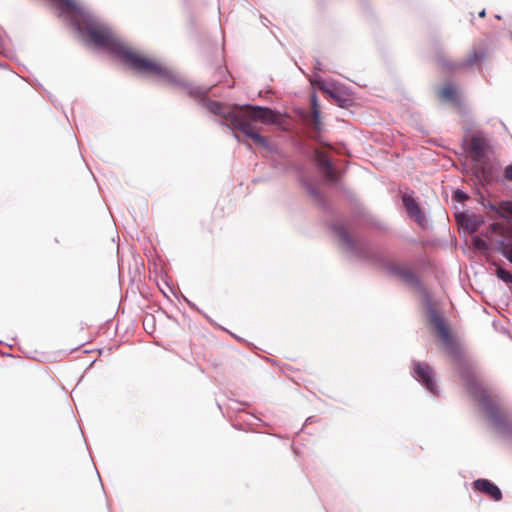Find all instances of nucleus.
Instances as JSON below:
<instances>
[{"label":"nucleus","instance_id":"nucleus-1","mask_svg":"<svg viewBox=\"0 0 512 512\" xmlns=\"http://www.w3.org/2000/svg\"><path fill=\"white\" fill-rule=\"evenodd\" d=\"M56 6L62 14L70 18L74 28L81 35L88 36L97 48L106 50L138 72L156 75L168 84L183 88L189 96L201 103L210 113L224 119L225 122L220 121V124L231 129L235 139L239 140L236 133V130H239L256 144L271 150L269 141L254 129L242 110L233 109L227 104L210 100L207 97L211 87L194 86L174 71L132 52L110 26L74 0H56Z\"/></svg>","mask_w":512,"mask_h":512},{"label":"nucleus","instance_id":"nucleus-2","mask_svg":"<svg viewBox=\"0 0 512 512\" xmlns=\"http://www.w3.org/2000/svg\"><path fill=\"white\" fill-rule=\"evenodd\" d=\"M331 230L339 238L340 244L346 252L359 259L369 258V244L366 240H353L344 225L339 222L333 223Z\"/></svg>","mask_w":512,"mask_h":512},{"label":"nucleus","instance_id":"nucleus-3","mask_svg":"<svg viewBox=\"0 0 512 512\" xmlns=\"http://www.w3.org/2000/svg\"><path fill=\"white\" fill-rule=\"evenodd\" d=\"M462 378L465 382L467 392L479 402V404L486 410H492L494 403L490 397L489 391L479 381V379L472 372H463Z\"/></svg>","mask_w":512,"mask_h":512},{"label":"nucleus","instance_id":"nucleus-4","mask_svg":"<svg viewBox=\"0 0 512 512\" xmlns=\"http://www.w3.org/2000/svg\"><path fill=\"white\" fill-rule=\"evenodd\" d=\"M233 109H239L243 111L248 121H260L264 124H273L277 122V114L269 107L256 106V105H230Z\"/></svg>","mask_w":512,"mask_h":512},{"label":"nucleus","instance_id":"nucleus-5","mask_svg":"<svg viewBox=\"0 0 512 512\" xmlns=\"http://www.w3.org/2000/svg\"><path fill=\"white\" fill-rule=\"evenodd\" d=\"M432 324V330L440 339L445 349L449 353L457 355L460 352V346L455 335L446 326V322H432Z\"/></svg>","mask_w":512,"mask_h":512},{"label":"nucleus","instance_id":"nucleus-6","mask_svg":"<svg viewBox=\"0 0 512 512\" xmlns=\"http://www.w3.org/2000/svg\"><path fill=\"white\" fill-rule=\"evenodd\" d=\"M402 201L408 216L413 219L419 226L426 227L428 224L427 218L419 207L416 199L412 195L405 193L402 196Z\"/></svg>","mask_w":512,"mask_h":512},{"label":"nucleus","instance_id":"nucleus-7","mask_svg":"<svg viewBox=\"0 0 512 512\" xmlns=\"http://www.w3.org/2000/svg\"><path fill=\"white\" fill-rule=\"evenodd\" d=\"M414 372L416 379L420 381L430 392L435 394L436 385L432 368L426 363L415 362Z\"/></svg>","mask_w":512,"mask_h":512},{"label":"nucleus","instance_id":"nucleus-8","mask_svg":"<svg viewBox=\"0 0 512 512\" xmlns=\"http://www.w3.org/2000/svg\"><path fill=\"white\" fill-rule=\"evenodd\" d=\"M474 489L486 494L494 501H499L502 499L501 490L491 481L487 479H478L473 483Z\"/></svg>","mask_w":512,"mask_h":512},{"label":"nucleus","instance_id":"nucleus-9","mask_svg":"<svg viewBox=\"0 0 512 512\" xmlns=\"http://www.w3.org/2000/svg\"><path fill=\"white\" fill-rule=\"evenodd\" d=\"M487 55L486 49L484 47L473 48L467 57L458 64H453L448 66L449 68H458V67H471L479 62L485 60Z\"/></svg>","mask_w":512,"mask_h":512},{"label":"nucleus","instance_id":"nucleus-10","mask_svg":"<svg viewBox=\"0 0 512 512\" xmlns=\"http://www.w3.org/2000/svg\"><path fill=\"white\" fill-rule=\"evenodd\" d=\"M469 154L473 161H481L486 155V143L478 135H473L470 140Z\"/></svg>","mask_w":512,"mask_h":512},{"label":"nucleus","instance_id":"nucleus-11","mask_svg":"<svg viewBox=\"0 0 512 512\" xmlns=\"http://www.w3.org/2000/svg\"><path fill=\"white\" fill-rule=\"evenodd\" d=\"M315 154L317 158V166L324 174V177L329 181H335L336 172L332 166L331 161L320 150H316Z\"/></svg>","mask_w":512,"mask_h":512},{"label":"nucleus","instance_id":"nucleus-12","mask_svg":"<svg viewBox=\"0 0 512 512\" xmlns=\"http://www.w3.org/2000/svg\"><path fill=\"white\" fill-rule=\"evenodd\" d=\"M390 271L392 274L396 275L411 286L419 287L421 285L417 275L410 269L402 268L398 265H392L390 266Z\"/></svg>","mask_w":512,"mask_h":512},{"label":"nucleus","instance_id":"nucleus-13","mask_svg":"<svg viewBox=\"0 0 512 512\" xmlns=\"http://www.w3.org/2000/svg\"><path fill=\"white\" fill-rule=\"evenodd\" d=\"M459 220L464 229L467 230L470 234L478 231L480 226L484 223L483 217L476 214L463 215Z\"/></svg>","mask_w":512,"mask_h":512},{"label":"nucleus","instance_id":"nucleus-14","mask_svg":"<svg viewBox=\"0 0 512 512\" xmlns=\"http://www.w3.org/2000/svg\"><path fill=\"white\" fill-rule=\"evenodd\" d=\"M496 250L512 264V234L498 240Z\"/></svg>","mask_w":512,"mask_h":512},{"label":"nucleus","instance_id":"nucleus-15","mask_svg":"<svg viewBox=\"0 0 512 512\" xmlns=\"http://www.w3.org/2000/svg\"><path fill=\"white\" fill-rule=\"evenodd\" d=\"M440 96L443 100L458 103V92L457 87L453 83H447L441 90Z\"/></svg>","mask_w":512,"mask_h":512},{"label":"nucleus","instance_id":"nucleus-16","mask_svg":"<svg viewBox=\"0 0 512 512\" xmlns=\"http://www.w3.org/2000/svg\"><path fill=\"white\" fill-rule=\"evenodd\" d=\"M424 306L428 312V320H433V321L443 320L438 315L437 310L432 303L431 297L427 293H425V295H424Z\"/></svg>","mask_w":512,"mask_h":512},{"label":"nucleus","instance_id":"nucleus-17","mask_svg":"<svg viewBox=\"0 0 512 512\" xmlns=\"http://www.w3.org/2000/svg\"><path fill=\"white\" fill-rule=\"evenodd\" d=\"M320 89L335 99L340 107H346L348 99L342 98L337 91L327 88L324 84V81H321Z\"/></svg>","mask_w":512,"mask_h":512},{"label":"nucleus","instance_id":"nucleus-18","mask_svg":"<svg viewBox=\"0 0 512 512\" xmlns=\"http://www.w3.org/2000/svg\"><path fill=\"white\" fill-rule=\"evenodd\" d=\"M305 188H306L307 192L310 194V196L313 197L315 200H317L319 202L322 200V195L315 185L306 182Z\"/></svg>","mask_w":512,"mask_h":512},{"label":"nucleus","instance_id":"nucleus-19","mask_svg":"<svg viewBox=\"0 0 512 512\" xmlns=\"http://www.w3.org/2000/svg\"><path fill=\"white\" fill-rule=\"evenodd\" d=\"M496 276L505 283L512 284V274L504 268L496 270Z\"/></svg>","mask_w":512,"mask_h":512},{"label":"nucleus","instance_id":"nucleus-20","mask_svg":"<svg viewBox=\"0 0 512 512\" xmlns=\"http://www.w3.org/2000/svg\"><path fill=\"white\" fill-rule=\"evenodd\" d=\"M314 69H315V80H311V83L316 84L320 88L321 81H323V80L320 78V76L318 74L320 71H322V63L319 60L315 61Z\"/></svg>","mask_w":512,"mask_h":512},{"label":"nucleus","instance_id":"nucleus-21","mask_svg":"<svg viewBox=\"0 0 512 512\" xmlns=\"http://www.w3.org/2000/svg\"><path fill=\"white\" fill-rule=\"evenodd\" d=\"M473 245L478 250L486 251L488 249L487 242L478 236L473 238Z\"/></svg>","mask_w":512,"mask_h":512},{"label":"nucleus","instance_id":"nucleus-22","mask_svg":"<svg viewBox=\"0 0 512 512\" xmlns=\"http://www.w3.org/2000/svg\"><path fill=\"white\" fill-rule=\"evenodd\" d=\"M499 208L512 215V200L501 201L499 203Z\"/></svg>","mask_w":512,"mask_h":512},{"label":"nucleus","instance_id":"nucleus-23","mask_svg":"<svg viewBox=\"0 0 512 512\" xmlns=\"http://www.w3.org/2000/svg\"><path fill=\"white\" fill-rule=\"evenodd\" d=\"M155 323L156 322H142L144 330L151 336H154L156 330Z\"/></svg>","mask_w":512,"mask_h":512},{"label":"nucleus","instance_id":"nucleus-24","mask_svg":"<svg viewBox=\"0 0 512 512\" xmlns=\"http://www.w3.org/2000/svg\"><path fill=\"white\" fill-rule=\"evenodd\" d=\"M312 102H313V119L315 122H318L320 117V112L317 108V98L315 95L312 96Z\"/></svg>","mask_w":512,"mask_h":512},{"label":"nucleus","instance_id":"nucleus-25","mask_svg":"<svg viewBox=\"0 0 512 512\" xmlns=\"http://www.w3.org/2000/svg\"><path fill=\"white\" fill-rule=\"evenodd\" d=\"M454 198L458 201H464L468 198L467 194L461 190H457L454 193Z\"/></svg>","mask_w":512,"mask_h":512},{"label":"nucleus","instance_id":"nucleus-26","mask_svg":"<svg viewBox=\"0 0 512 512\" xmlns=\"http://www.w3.org/2000/svg\"><path fill=\"white\" fill-rule=\"evenodd\" d=\"M504 178L508 181H512V164L506 166L504 170Z\"/></svg>","mask_w":512,"mask_h":512},{"label":"nucleus","instance_id":"nucleus-27","mask_svg":"<svg viewBox=\"0 0 512 512\" xmlns=\"http://www.w3.org/2000/svg\"><path fill=\"white\" fill-rule=\"evenodd\" d=\"M221 328H222L223 330L227 331L228 333H230L232 336H234V337H235V338H237V339H241V338H242L241 336H239V335H237V334L233 333L232 331H230V330H229V329H227V328H224V327H221Z\"/></svg>","mask_w":512,"mask_h":512},{"label":"nucleus","instance_id":"nucleus-28","mask_svg":"<svg viewBox=\"0 0 512 512\" xmlns=\"http://www.w3.org/2000/svg\"><path fill=\"white\" fill-rule=\"evenodd\" d=\"M485 14H486V10H485V9H483V10H481V11H480L479 16H480V17H484V16H485Z\"/></svg>","mask_w":512,"mask_h":512},{"label":"nucleus","instance_id":"nucleus-29","mask_svg":"<svg viewBox=\"0 0 512 512\" xmlns=\"http://www.w3.org/2000/svg\"><path fill=\"white\" fill-rule=\"evenodd\" d=\"M493 229L497 228V224H492Z\"/></svg>","mask_w":512,"mask_h":512}]
</instances>
